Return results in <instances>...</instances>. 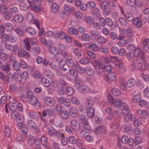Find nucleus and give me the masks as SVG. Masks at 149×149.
Here are the masks:
<instances>
[{
  "mask_svg": "<svg viewBox=\"0 0 149 149\" xmlns=\"http://www.w3.org/2000/svg\"><path fill=\"white\" fill-rule=\"evenodd\" d=\"M91 62L93 66H98V68L101 70L104 69L106 72L109 73L111 72V68H114L113 66L111 64L106 66L102 62L97 60H95L94 61H91Z\"/></svg>",
  "mask_w": 149,
  "mask_h": 149,
  "instance_id": "nucleus-1",
  "label": "nucleus"
},
{
  "mask_svg": "<svg viewBox=\"0 0 149 149\" xmlns=\"http://www.w3.org/2000/svg\"><path fill=\"white\" fill-rule=\"evenodd\" d=\"M130 109L125 103H123L121 105L119 111H116V114L118 116H121L122 115H126L130 112Z\"/></svg>",
  "mask_w": 149,
  "mask_h": 149,
  "instance_id": "nucleus-2",
  "label": "nucleus"
},
{
  "mask_svg": "<svg viewBox=\"0 0 149 149\" xmlns=\"http://www.w3.org/2000/svg\"><path fill=\"white\" fill-rule=\"evenodd\" d=\"M11 116L13 118L15 119L18 123H22L24 121L23 116L16 111L13 112L11 113Z\"/></svg>",
  "mask_w": 149,
  "mask_h": 149,
  "instance_id": "nucleus-3",
  "label": "nucleus"
},
{
  "mask_svg": "<svg viewBox=\"0 0 149 149\" xmlns=\"http://www.w3.org/2000/svg\"><path fill=\"white\" fill-rule=\"evenodd\" d=\"M70 13V6L68 4H66L64 6L61 13L60 14V16L61 18L64 19L68 16Z\"/></svg>",
  "mask_w": 149,
  "mask_h": 149,
  "instance_id": "nucleus-4",
  "label": "nucleus"
},
{
  "mask_svg": "<svg viewBox=\"0 0 149 149\" xmlns=\"http://www.w3.org/2000/svg\"><path fill=\"white\" fill-rule=\"evenodd\" d=\"M119 7L120 10L122 14L129 21L131 22L134 19V16L133 14L131 12H127L125 13L123 8L121 6H119Z\"/></svg>",
  "mask_w": 149,
  "mask_h": 149,
  "instance_id": "nucleus-5",
  "label": "nucleus"
},
{
  "mask_svg": "<svg viewBox=\"0 0 149 149\" xmlns=\"http://www.w3.org/2000/svg\"><path fill=\"white\" fill-rule=\"evenodd\" d=\"M58 48L61 55L65 57H69L70 56L69 54L65 52L66 47L64 44L59 43L58 45Z\"/></svg>",
  "mask_w": 149,
  "mask_h": 149,
  "instance_id": "nucleus-6",
  "label": "nucleus"
},
{
  "mask_svg": "<svg viewBox=\"0 0 149 149\" xmlns=\"http://www.w3.org/2000/svg\"><path fill=\"white\" fill-rule=\"evenodd\" d=\"M79 119L80 122L84 124L85 128H86L87 129L90 128V125L84 115H79Z\"/></svg>",
  "mask_w": 149,
  "mask_h": 149,
  "instance_id": "nucleus-7",
  "label": "nucleus"
},
{
  "mask_svg": "<svg viewBox=\"0 0 149 149\" xmlns=\"http://www.w3.org/2000/svg\"><path fill=\"white\" fill-rule=\"evenodd\" d=\"M70 126L72 130L74 131H78L80 129V125L77 120H72L70 122Z\"/></svg>",
  "mask_w": 149,
  "mask_h": 149,
  "instance_id": "nucleus-8",
  "label": "nucleus"
},
{
  "mask_svg": "<svg viewBox=\"0 0 149 149\" xmlns=\"http://www.w3.org/2000/svg\"><path fill=\"white\" fill-rule=\"evenodd\" d=\"M148 64L142 60L137 63V68L139 70H146L149 68Z\"/></svg>",
  "mask_w": 149,
  "mask_h": 149,
  "instance_id": "nucleus-9",
  "label": "nucleus"
},
{
  "mask_svg": "<svg viewBox=\"0 0 149 149\" xmlns=\"http://www.w3.org/2000/svg\"><path fill=\"white\" fill-rule=\"evenodd\" d=\"M45 102L47 106L52 107L55 104V101L54 98L49 96L46 97L45 99Z\"/></svg>",
  "mask_w": 149,
  "mask_h": 149,
  "instance_id": "nucleus-10",
  "label": "nucleus"
},
{
  "mask_svg": "<svg viewBox=\"0 0 149 149\" xmlns=\"http://www.w3.org/2000/svg\"><path fill=\"white\" fill-rule=\"evenodd\" d=\"M108 6L110 8V9L104 11V13L107 15L110 14L112 10L114 9L116 7V5L112 1H108Z\"/></svg>",
  "mask_w": 149,
  "mask_h": 149,
  "instance_id": "nucleus-11",
  "label": "nucleus"
},
{
  "mask_svg": "<svg viewBox=\"0 0 149 149\" xmlns=\"http://www.w3.org/2000/svg\"><path fill=\"white\" fill-rule=\"evenodd\" d=\"M116 76V74L114 73H112L106 75L105 80L107 82L109 83L111 81L115 80Z\"/></svg>",
  "mask_w": 149,
  "mask_h": 149,
  "instance_id": "nucleus-12",
  "label": "nucleus"
},
{
  "mask_svg": "<svg viewBox=\"0 0 149 149\" xmlns=\"http://www.w3.org/2000/svg\"><path fill=\"white\" fill-rule=\"evenodd\" d=\"M69 113L70 116L72 118H74L77 116L78 111L75 107H71L70 109Z\"/></svg>",
  "mask_w": 149,
  "mask_h": 149,
  "instance_id": "nucleus-13",
  "label": "nucleus"
},
{
  "mask_svg": "<svg viewBox=\"0 0 149 149\" xmlns=\"http://www.w3.org/2000/svg\"><path fill=\"white\" fill-rule=\"evenodd\" d=\"M24 19L23 16L20 14L15 15L13 17V19L14 22L17 23H20L22 22Z\"/></svg>",
  "mask_w": 149,
  "mask_h": 149,
  "instance_id": "nucleus-14",
  "label": "nucleus"
},
{
  "mask_svg": "<svg viewBox=\"0 0 149 149\" xmlns=\"http://www.w3.org/2000/svg\"><path fill=\"white\" fill-rule=\"evenodd\" d=\"M36 141H37V145L41 143L44 147H46L47 146V139L44 136H42L41 139L37 138L36 139Z\"/></svg>",
  "mask_w": 149,
  "mask_h": 149,
  "instance_id": "nucleus-15",
  "label": "nucleus"
},
{
  "mask_svg": "<svg viewBox=\"0 0 149 149\" xmlns=\"http://www.w3.org/2000/svg\"><path fill=\"white\" fill-rule=\"evenodd\" d=\"M27 2L29 5V7L32 10H33L36 12H39L40 11L42 10L41 5L38 4L37 6H32V5H31L30 1L29 0H28Z\"/></svg>",
  "mask_w": 149,
  "mask_h": 149,
  "instance_id": "nucleus-16",
  "label": "nucleus"
},
{
  "mask_svg": "<svg viewBox=\"0 0 149 149\" xmlns=\"http://www.w3.org/2000/svg\"><path fill=\"white\" fill-rule=\"evenodd\" d=\"M17 40V37L15 34L11 33L8 35V41L10 42L15 43Z\"/></svg>",
  "mask_w": 149,
  "mask_h": 149,
  "instance_id": "nucleus-17",
  "label": "nucleus"
},
{
  "mask_svg": "<svg viewBox=\"0 0 149 149\" xmlns=\"http://www.w3.org/2000/svg\"><path fill=\"white\" fill-rule=\"evenodd\" d=\"M109 59L113 63V64H112V65L114 67L116 66V64H115L114 63H118L121 61L119 58L117 56H111L110 57Z\"/></svg>",
  "mask_w": 149,
  "mask_h": 149,
  "instance_id": "nucleus-18",
  "label": "nucleus"
},
{
  "mask_svg": "<svg viewBox=\"0 0 149 149\" xmlns=\"http://www.w3.org/2000/svg\"><path fill=\"white\" fill-rule=\"evenodd\" d=\"M119 84L120 88L123 90H126L127 88V82L125 79L121 78L119 79Z\"/></svg>",
  "mask_w": 149,
  "mask_h": 149,
  "instance_id": "nucleus-19",
  "label": "nucleus"
},
{
  "mask_svg": "<svg viewBox=\"0 0 149 149\" xmlns=\"http://www.w3.org/2000/svg\"><path fill=\"white\" fill-rule=\"evenodd\" d=\"M17 54L20 57L25 56V57L26 58H29L30 56L29 53L24 50H20Z\"/></svg>",
  "mask_w": 149,
  "mask_h": 149,
  "instance_id": "nucleus-20",
  "label": "nucleus"
},
{
  "mask_svg": "<svg viewBox=\"0 0 149 149\" xmlns=\"http://www.w3.org/2000/svg\"><path fill=\"white\" fill-rule=\"evenodd\" d=\"M96 41L98 44L103 45L106 43L107 40L104 37L102 36H100L97 38Z\"/></svg>",
  "mask_w": 149,
  "mask_h": 149,
  "instance_id": "nucleus-21",
  "label": "nucleus"
},
{
  "mask_svg": "<svg viewBox=\"0 0 149 149\" xmlns=\"http://www.w3.org/2000/svg\"><path fill=\"white\" fill-rule=\"evenodd\" d=\"M78 91L80 92H86L89 91V88L86 85L80 86L78 88Z\"/></svg>",
  "mask_w": 149,
  "mask_h": 149,
  "instance_id": "nucleus-22",
  "label": "nucleus"
},
{
  "mask_svg": "<svg viewBox=\"0 0 149 149\" xmlns=\"http://www.w3.org/2000/svg\"><path fill=\"white\" fill-rule=\"evenodd\" d=\"M133 23L137 27H141L142 25V22L140 20L138 17H136L134 18L133 20Z\"/></svg>",
  "mask_w": 149,
  "mask_h": 149,
  "instance_id": "nucleus-23",
  "label": "nucleus"
},
{
  "mask_svg": "<svg viewBox=\"0 0 149 149\" xmlns=\"http://www.w3.org/2000/svg\"><path fill=\"white\" fill-rule=\"evenodd\" d=\"M59 116L63 119H66L69 117L68 112L66 110H61L59 112Z\"/></svg>",
  "mask_w": 149,
  "mask_h": 149,
  "instance_id": "nucleus-24",
  "label": "nucleus"
},
{
  "mask_svg": "<svg viewBox=\"0 0 149 149\" xmlns=\"http://www.w3.org/2000/svg\"><path fill=\"white\" fill-rule=\"evenodd\" d=\"M68 32L71 35H77L79 33L78 29L77 28L73 27L69 28L68 29Z\"/></svg>",
  "mask_w": 149,
  "mask_h": 149,
  "instance_id": "nucleus-25",
  "label": "nucleus"
},
{
  "mask_svg": "<svg viewBox=\"0 0 149 149\" xmlns=\"http://www.w3.org/2000/svg\"><path fill=\"white\" fill-rule=\"evenodd\" d=\"M122 131L124 133H129L132 130L131 127L130 125H125L121 128Z\"/></svg>",
  "mask_w": 149,
  "mask_h": 149,
  "instance_id": "nucleus-26",
  "label": "nucleus"
},
{
  "mask_svg": "<svg viewBox=\"0 0 149 149\" xmlns=\"http://www.w3.org/2000/svg\"><path fill=\"white\" fill-rule=\"evenodd\" d=\"M85 129L83 130L80 132L79 135L81 137H86L88 134L89 132V130L91 129V127L89 129L85 128Z\"/></svg>",
  "mask_w": 149,
  "mask_h": 149,
  "instance_id": "nucleus-27",
  "label": "nucleus"
},
{
  "mask_svg": "<svg viewBox=\"0 0 149 149\" xmlns=\"http://www.w3.org/2000/svg\"><path fill=\"white\" fill-rule=\"evenodd\" d=\"M66 92L69 96H72L74 93V89L73 88L70 86H66Z\"/></svg>",
  "mask_w": 149,
  "mask_h": 149,
  "instance_id": "nucleus-28",
  "label": "nucleus"
},
{
  "mask_svg": "<svg viewBox=\"0 0 149 149\" xmlns=\"http://www.w3.org/2000/svg\"><path fill=\"white\" fill-rule=\"evenodd\" d=\"M105 128L104 126H99L97 127L94 130V132L97 134L105 132Z\"/></svg>",
  "mask_w": 149,
  "mask_h": 149,
  "instance_id": "nucleus-29",
  "label": "nucleus"
},
{
  "mask_svg": "<svg viewBox=\"0 0 149 149\" xmlns=\"http://www.w3.org/2000/svg\"><path fill=\"white\" fill-rule=\"evenodd\" d=\"M136 113L139 116H144L148 114L149 111L145 109H140L137 111Z\"/></svg>",
  "mask_w": 149,
  "mask_h": 149,
  "instance_id": "nucleus-30",
  "label": "nucleus"
},
{
  "mask_svg": "<svg viewBox=\"0 0 149 149\" xmlns=\"http://www.w3.org/2000/svg\"><path fill=\"white\" fill-rule=\"evenodd\" d=\"M75 68L76 71L80 74H83L86 71L85 69L81 67L79 64L75 65Z\"/></svg>",
  "mask_w": 149,
  "mask_h": 149,
  "instance_id": "nucleus-31",
  "label": "nucleus"
},
{
  "mask_svg": "<svg viewBox=\"0 0 149 149\" xmlns=\"http://www.w3.org/2000/svg\"><path fill=\"white\" fill-rule=\"evenodd\" d=\"M136 82L135 79L133 78H130L127 81V86L129 88L132 87Z\"/></svg>",
  "mask_w": 149,
  "mask_h": 149,
  "instance_id": "nucleus-32",
  "label": "nucleus"
},
{
  "mask_svg": "<svg viewBox=\"0 0 149 149\" xmlns=\"http://www.w3.org/2000/svg\"><path fill=\"white\" fill-rule=\"evenodd\" d=\"M81 38L83 41L88 42L91 40V37L89 34L87 33H84L82 35Z\"/></svg>",
  "mask_w": 149,
  "mask_h": 149,
  "instance_id": "nucleus-33",
  "label": "nucleus"
},
{
  "mask_svg": "<svg viewBox=\"0 0 149 149\" xmlns=\"http://www.w3.org/2000/svg\"><path fill=\"white\" fill-rule=\"evenodd\" d=\"M66 62L65 60H62L60 61L59 63V67L60 69L63 70L64 71H66L67 69L66 68H63L64 66L66 65Z\"/></svg>",
  "mask_w": 149,
  "mask_h": 149,
  "instance_id": "nucleus-34",
  "label": "nucleus"
},
{
  "mask_svg": "<svg viewBox=\"0 0 149 149\" xmlns=\"http://www.w3.org/2000/svg\"><path fill=\"white\" fill-rule=\"evenodd\" d=\"M41 84L44 86L48 87L50 84L49 81L46 78H42L41 79Z\"/></svg>",
  "mask_w": 149,
  "mask_h": 149,
  "instance_id": "nucleus-35",
  "label": "nucleus"
},
{
  "mask_svg": "<svg viewBox=\"0 0 149 149\" xmlns=\"http://www.w3.org/2000/svg\"><path fill=\"white\" fill-rule=\"evenodd\" d=\"M29 41V39L28 38H25L23 40L24 43L26 47V49L28 51H30L31 49Z\"/></svg>",
  "mask_w": 149,
  "mask_h": 149,
  "instance_id": "nucleus-36",
  "label": "nucleus"
},
{
  "mask_svg": "<svg viewBox=\"0 0 149 149\" xmlns=\"http://www.w3.org/2000/svg\"><path fill=\"white\" fill-rule=\"evenodd\" d=\"M86 74L89 76H92L95 73L94 70L91 68L88 67L86 70Z\"/></svg>",
  "mask_w": 149,
  "mask_h": 149,
  "instance_id": "nucleus-37",
  "label": "nucleus"
},
{
  "mask_svg": "<svg viewBox=\"0 0 149 149\" xmlns=\"http://www.w3.org/2000/svg\"><path fill=\"white\" fill-rule=\"evenodd\" d=\"M47 131L48 134L50 136L54 135L56 132V130L52 127L48 128Z\"/></svg>",
  "mask_w": 149,
  "mask_h": 149,
  "instance_id": "nucleus-38",
  "label": "nucleus"
},
{
  "mask_svg": "<svg viewBox=\"0 0 149 149\" xmlns=\"http://www.w3.org/2000/svg\"><path fill=\"white\" fill-rule=\"evenodd\" d=\"M108 1L107 0H104L102 1L100 4V8L103 10H105L108 6Z\"/></svg>",
  "mask_w": 149,
  "mask_h": 149,
  "instance_id": "nucleus-39",
  "label": "nucleus"
},
{
  "mask_svg": "<svg viewBox=\"0 0 149 149\" xmlns=\"http://www.w3.org/2000/svg\"><path fill=\"white\" fill-rule=\"evenodd\" d=\"M27 33L31 36H34L36 34V32L33 28L31 27H28L26 29Z\"/></svg>",
  "mask_w": 149,
  "mask_h": 149,
  "instance_id": "nucleus-40",
  "label": "nucleus"
},
{
  "mask_svg": "<svg viewBox=\"0 0 149 149\" xmlns=\"http://www.w3.org/2000/svg\"><path fill=\"white\" fill-rule=\"evenodd\" d=\"M55 36L58 37L59 39H64L65 35L63 31H61L59 32H55L54 33Z\"/></svg>",
  "mask_w": 149,
  "mask_h": 149,
  "instance_id": "nucleus-41",
  "label": "nucleus"
},
{
  "mask_svg": "<svg viewBox=\"0 0 149 149\" xmlns=\"http://www.w3.org/2000/svg\"><path fill=\"white\" fill-rule=\"evenodd\" d=\"M27 141L30 144H32L34 143L36 145L37 144V141L34 140V138L32 135H29L28 136Z\"/></svg>",
  "mask_w": 149,
  "mask_h": 149,
  "instance_id": "nucleus-42",
  "label": "nucleus"
},
{
  "mask_svg": "<svg viewBox=\"0 0 149 149\" xmlns=\"http://www.w3.org/2000/svg\"><path fill=\"white\" fill-rule=\"evenodd\" d=\"M12 16V15L10 11L8 10L4 14L3 17L5 19L9 20L11 18Z\"/></svg>",
  "mask_w": 149,
  "mask_h": 149,
  "instance_id": "nucleus-43",
  "label": "nucleus"
},
{
  "mask_svg": "<svg viewBox=\"0 0 149 149\" xmlns=\"http://www.w3.org/2000/svg\"><path fill=\"white\" fill-rule=\"evenodd\" d=\"M28 126L31 129H34L36 127V124L35 122L32 120H30L27 122Z\"/></svg>",
  "mask_w": 149,
  "mask_h": 149,
  "instance_id": "nucleus-44",
  "label": "nucleus"
},
{
  "mask_svg": "<svg viewBox=\"0 0 149 149\" xmlns=\"http://www.w3.org/2000/svg\"><path fill=\"white\" fill-rule=\"evenodd\" d=\"M49 51L52 54L56 55L58 52L57 49L55 47L53 46H50L49 47Z\"/></svg>",
  "mask_w": 149,
  "mask_h": 149,
  "instance_id": "nucleus-45",
  "label": "nucleus"
},
{
  "mask_svg": "<svg viewBox=\"0 0 149 149\" xmlns=\"http://www.w3.org/2000/svg\"><path fill=\"white\" fill-rule=\"evenodd\" d=\"M46 77L49 79H52L54 77L53 73L50 70H46L45 73Z\"/></svg>",
  "mask_w": 149,
  "mask_h": 149,
  "instance_id": "nucleus-46",
  "label": "nucleus"
},
{
  "mask_svg": "<svg viewBox=\"0 0 149 149\" xmlns=\"http://www.w3.org/2000/svg\"><path fill=\"white\" fill-rule=\"evenodd\" d=\"M58 6L56 3H53L52 5V11L54 13H56L58 10Z\"/></svg>",
  "mask_w": 149,
  "mask_h": 149,
  "instance_id": "nucleus-47",
  "label": "nucleus"
},
{
  "mask_svg": "<svg viewBox=\"0 0 149 149\" xmlns=\"http://www.w3.org/2000/svg\"><path fill=\"white\" fill-rule=\"evenodd\" d=\"M132 100L133 102L138 103L141 100L140 95L139 94H136L133 96Z\"/></svg>",
  "mask_w": 149,
  "mask_h": 149,
  "instance_id": "nucleus-48",
  "label": "nucleus"
},
{
  "mask_svg": "<svg viewBox=\"0 0 149 149\" xmlns=\"http://www.w3.org/2000/svg\"><path fill=\"white\" fill-rule=\"evenodd\" d=\"M14 78L17 82H19L22 81V77L19 74L15 73L14 74Z\"/></svg>",
  "mask_w": 149,
  "mask_h": 149,
  "instance_id": "nucleus-49",
  "label": "nucleus"
},
{
  "mask_svg": "<svg viewBox=\"0 0 149 149\" xmlns=\"http://www.w3.org/2000/svg\"><path fill=\"white\" fill-rule=\"evenodd\" d=\"M89 48L92 51L97 52L98 50L99 47L97 44L93 43L90 45Z\"/></svg>",
  "mask_w": 149,
  "mask_h": 149,
  "instance_id": "nucleus-50",
  "label": "nucleus"
},
{
  "mask_svg": "<svg viewBox=\"0 0 149 149\" xmlns=\"http://www.w3.org/2000/svg\"><path fill=\"white\" fill-rule=\"evenodd\" d=\"M90 62V60L88 58L86 57H83L82 58L81 60L79 61V62L80 63L86 65L88 63Z\"/></svg>",
  "mask_w": 149,
  "mask_h": 149,
  "instance_id": "nucleus-51",
  "label": "nucleus"
},
{
  "mask_svg": "<svg viewBox=\"0 0 149 149\" xmlns=\"http://www.w3.org/2000/svg\"><path fill=\"white\" fill-rule=\"evenodd\" d=\"M14 54H17L19 51V49L18 47L16 45H12L11 51Z\"/></svg>",
  "mask_w": 149,
  "mask_h": 149,
  "instance_id": "nucleus-52",
  "label": "nucleus"
},
{
  "mask_svg": "<svg viewBox=\"0 0 149 149\" xmlns=\"http://www.w3.org/2000/svg\"><path fill=\"white\" fill-rule=\"evenodd\" d=\"M120 40L118 42V45L120 47H123L125 46L127 43V41L123 38L119 39Z\"/></svg>",
  "mask_w": 149,
  "mask_h": 149,
  "instance_id": "nucleus-53",
  "label": "nucleus"
},
{
  "mask_svg": "<svg viewBox=\"0 0 149 149\" xmlns=\"http://www.w3.org/2000/svg\"><path fill=\"white\" fill-rule=\"evenodd\" d=\"M4 26L7 31H11L13 29V25L10 22H8L4 24Z\"/></svg>",
  "mask_w": 149,
  "mask_h": 149,
  "instance_id": "nucleus-54",
  "label": "nucleus"
},
{
  "mask_svg": "<svg viewBox=\"0 0 149 149\" xmlns=\"http://www.w3.org/2000/svg\"><path fill=\"white\" fill-rule=\"evenodd\" d=\"M85 22L88 24L91 25L93 24L94 22V19L91 16H88L86 18Z\"/></svg>",
  "mask_w": 149,
  "mask_h": 149,
  "instance_id": "nucleus-55",
  "label": "nucleus"
},
{
  "mask_svg": "<svg viewBox=\"0 0 149 149\" xmlns=\"http://www.w3.org/2000/svg\"><path fill=\"white\" fill-rule=\"evenodd\" d=\"M14 31L19 36L22 35L24 33L23 29L20 27L15 28L14 29Z\"/></svg>",
  "mask_w": 149,
  "mask_h": 149,
  "instance_id": "nucleus-56",
  "label": "nucleus"
},
{
  "mask_svg": "<svg viewBox=\"0 0 149 149\" xmlns=\"http://www.w3.org/2000/svg\"><path fill=\"white\" fill-rule=\"evenodd\" d=\"M112 94L115 96H118L121 94L120 90L117 88H113L112 91Z\"/></svg>",
  "mask_w": 149,
  "mask_h": 149,
  "instance_id": "nucleus-57",
  "label": "nucleus"
},
{
  "mask_svg": "<svg viewBox=\"0 0 149 149\" xmlns=\"http://www.w3.org/2000/svg\"><path fill=\"white\" fill-rule=\"evenodd\" d=\"M119 123L118 121H114L110 125V127L113 129H116L119 128Z\"/></svg>",
  "mask_w": 149,
  "mask_h": 149,
  "instance_id": "nucleus-58",
  "label": "nucleus"
},
{
  "mask_svg": "<svg viewBox=\"0 0 149 149\" xmlns=\"http://www.w3.org/2000/svg\"><path fill=\"white\" fill-rule=\"evenodd\" d=\"M95 109L93 108H91L88 111L87 115L88 117H93L94 115Z\"/></svg>",
  "mask_w": 149,
  "mask_h": 149,
  "instance_id": "nucleus-59",
  "label": "nucleus"
},
{
  "mask_svg": "<svg viewBox=\"0 0 149 149\" xmlns=\"http://www.w3.org/2000/svg\"><path fill=\"white\" fill-rule=\"evenodd\" d=\"M136 84L137 86L140 89H143L145 87L143 83L139 79L137 80Z\"/></svg>",
  "mask_w": 149,
  "mask_h": 149,
  "instance_id": "nucleus-60",
  "label": "nucleus"
},
{
  "mask_svg": "<svg viewBox=\"0 0 149 149\" xmlns=\"http://www.w3.org/2000/svg\"><path fill=\"white\" fill-rule=\"evenodd\" d=\"M134 50V55L135 56L138 57L142 53L141 49L139 47L135 48Z\"/></svg>",
  "mask_w": 149,
  "mask_h": 149,
  "instance_id": "nucleus-61",
  "label": "nucleus"
},
{
  "mask_svg": "<svg viewBox=\"0 0 149 149\" xmlns=\"http://www.w3.org/2000/svg\"><path fill=\"white\" fill-rule=\"evenodd\" d=\"M96 5L95 2L93 1H88L87 3V7L89 9L94 8L95 7Z\"/></svg>",
  "mask_w": 149,
  "mask_h": 149,
  "instance_id": "nucleus-62",
  "label": "nucleus"
},
{
  "mask_svg": "<svg viewBox=\"0 0 149 149\" xmlns=\"http://www.w3.org/2000/svg\"><path fill=\"white\" fill-rule=\"evenodd\" d=\"M121 103L122 102L121 99L119 98H118L115 100L113 103L115 107L116 108H118L120 107V105L122 104H121Z\"/></svg>",
  "mask_w": 149,
  "mask_h": 149,
  "instance_id": "nucleus-63",
  "label": "nucleus"
},
{
  "mask_svg": "<svg viewBox=\"0 0 149 149\" xmlns=\"http://www.w3.org/2000/svg\"><path fill=\"white\" fill-rule=\"evenodd\" d=\"M10 89L13 92H17L18 91V88L17 85L15 84H11L9 86Z\"/></svg>",
  "mask_w": 149,
  "mask_h": 149,
  "instance_id": "nucleus-64",
  "label": "nucleus"
}]
</instances>
